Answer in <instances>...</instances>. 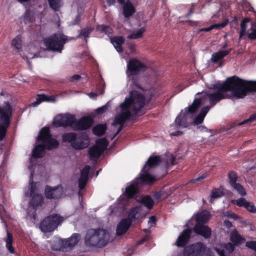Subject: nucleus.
Listing matches in <instances>:
<instances>
[{
    "label": "nucleus",
    "mask_w": 256,
    "mask_h": 256,
    "mask_svg": "<svg viewBox=\"0 0 256 256\" xmlns=\"http://www.w3.org/2000/svg\"><path fill=\"white\" fill-rule=\"evenodd\" d=\"M146 98L143 94L136 90L130 92L128 98L120 104L122 112L115 117L112 124L114 126L120 124L116 132L114 134L112 139L114 138L122 130L125 121L131 116L132 113L138 114L145 104Z\"/></svg>",
    "instance_id": "nucleus-1"
},
{
    "label": "nucleus",
    "mask_w": 256,
    "mask_h": 256,
    "mask_svg": "<svg viewBox=\"0 0 256 256\" xmlns=\"http://www.w3.org/2000/svg\"><path fill=\"white\" fill-rule=\"evenodd\" d=\"M242 83L241 78L236 76L228 78L222 84L218 83L213 84L210 88L214 92L209 91L204 92V96L210 102L211 106L216 105L222 100L226 98L224 92L230 91L232 94L238 98L244 97L241 96L242 92Z\"/></svg>",
    "instance_id": "nucleus-2"
},
{
    "label": "nucleus",
    "mask_w": 256,
    "mask_h": 256,
    "mask_svg": "<svg viewBox=\"0 0 256 256\" xmlns=\"http://www.w3.org/2000/svg\"><path fill=\"white\" fill-rule=\"evenodd\" d=\"M162 158L160 156H150L148 158L142 170L140 177L126 188L125 194L128 198H133L138 192V181L142 183L152 184L155 180L154 177L148 173L149 169L156 167L160 164Z\"/></svg>",
    "instance_id": "nucleus-3"
},
{
    "label": "nucleus",
    "mask_w": 256,
    "mask_h": 256,
    "mask_svg": "<svg viewBox=\"0 0 256 256\" xmlns=\"http://www.w3.org/2000/svg\"><path fill=\"white\" fill-rule=\"evenodd\" d=\"M38 139L42 142L44 144H38L32 150V156L35 158L43 157L46 153V148L51 150L57 148L59 145V142L56 139L52 138L50 129L47 127L42 128L38 136Z\"/></svg>",
    "instance_id": "nucleus-4"
},
{
    "label": "nucleus",
    "mask_w": 256,
    "mask_h": 256,
    "mask_svg": "<svg viewBox=\"0 0 256 256\" xmlns=\"http://www.w3.org/2000/svg\"><path fill=\"white\" fill-rule=\"evenodd\" d=\"M110 240V234L102 228L90 229L84 236V244L90 248H102L105 246Z\"/></svg>",
    "instance_id": "nucleus-5"
},
{
    "label": "nucleus",
    "mask_w": 256,
    "mask_h": 256,
    "mask_svg": "<svg viewBox=\"0 0 256 256\" xmlns=\"http://www.w3.org/2000/svg\"><path fill=\"white\" fill-rule=\"evenodd\" d=\"M126 74L132 84L140 89L138 75L146 70V66L138 60L133 58L130 59L127 64Z\"/></svg>",
    "instance_id": "nucleus-6"
},
{
    "label": "nucleus",
    "mask_w": 256,
    "mask_h": 256,
    "mask_svg": "<svg viewBox=\"0 0 256 256\" xmlns=\"http://www.w3.org/2000/svg\"><path fill=\"white\" fill-rule=\"evenodd\" d=\"M202 104L200 98H195L190 106L182 110L176 118L174 124L177 128H186L188 126V120L192 118Z\"/></svg>",
    "instance_id": "nucleus-7"
},
{
    "label": "nucleus",
    "mask_w": 256,
    "mask_h": 256,
    "mask_svg": "<svg viewBox=\"0 0 256 256\" xmlns=\"http://www.w3.org/2000/svg\"><path fill=\"white\" fill-rule=\"evenodd\" d=\"M12 113V108L8 102L0 106V141L2 140L6 134Z\"/></svg>",
    "instance_id": "nucleus-8"
},
{
    "label": "nucleus",
    "mask_w": 256,
    "mask_h": 256,
    "mask_svg": "<svg viewBox=\"0 0 256 256\" xmlns=\"http://www.w3.org/2000/svg\"><path fill=\"white\" fill-rule=\"evenodd\" d=\"M66 40V36L62 33H56L44 38L43 42L46 50L61 52Z\"/></svg>",
    "instance_id": "nucleus-9"
},
{
    "label": "nucleus",
    "mask_w": 256,
    "mask_h": 256,
    "mask_svg": "<svg viewBox=\"0 0 256 256\" xmlns=\"http://www.w3.org/2000/svg\"><path fill=\"white\" fill-rule=\"evenodd\" d=\"M63 221V218L54 214L44 218L40 224V228L44 233L53 232Z\"/></svg>",
    "instance_id": "nucleus-10"
},
{
    "label": "nucleus",
    "mask_w": 256,
    "mask_h": 256,
    "mask_svg": "<svg viewBox=\"0 0 256 256\" xmlns=\"http://www.w3.org/2000/svg\"><path fill=\"white\" fill-rule=\"evenodd\" d=\"M108 145L106 138H100L96 140V144L90 148L88 154L90 160L98 158L102 154Z\"/></svg>",
    "instance_id": "nucleus-11"
},
{
    "label": "nucleus",
    "mask_w": 256,
    "mask_h": 256,
    "mask_svg": "<svg viewBox=\"0 0 256 256\" xmlns=\"http://www.w3.org/2000/svg\"><path fill=\"white\" fill-rule=\"evenodd\" d=\"M206 245L197 242L186 246L183 251L184 256H202L206 250Z\"/></svg>",
    "instance_id": "nucleus-12"
},
{
    "label": "nucleus",
    "mask_w": 256,
    "mask_h": 256,
    "mask_svg": "<svg viewBox=\"0 0 256 256\" xmlns=\"http://www.w3.org/2000/svg\"><path fill=\"white\" fill-rule=\"evenodd\" d=\"M93 124V120L90 116H84L79 120L74 118L72 130H84L90 128Z\"/></svg>",
    "instance_id": "nucleus-13"
},
{
    "label": "nucleus",
    "mask_w": 256,
    "mask_h": 256,
    "mask_svg": "<svg viewBox=\"0 0 256 256\" xmlns=\"http://www.w3.org/2000/svg\"><path fill=\"white\" fill-rule=\"evenodd\" d=\"M74 118L75 116L71 114L59 115L56 118L54 124L56 126H69L72 130Z\"/></svg>",
    "instance_id": "nucleus-14"
},
{
    "label": "nucleus",
    "mask_w": 256,
    "mask_h": 256,
    "mask_svg": "<svg viewBox=\"0 0 256 256\" xmlns=\"http://www.w3.org/2000/svg\"><path fill=\"white\" fill-rule=\"evenodd\" d=\"M90 144L88 135L86 132L77 134L75 141L72 144V147L76 150H82L86 148Z\"/></svg>",
    "instance_id": "nucleus-15"
},
{
    "label": "nucleus",
    "mask_w": 256,
    "mask_h": 256,
    "mask_svg": "<svg viewBox=\"0 0 256 256\" xmlns=\"http://www.w3.org/2000/svg\"><path fill=\"white\" fill-rule=\"evenodd\" d=\"M228 176L231 186L240 194L245 196L246 192L244 188L240 184L236 182L238 178L237 174L235 172L230 171L228 172Z\"/></svg>",
    "instance_id": "nucleus-16"
},
{
    "label": "nucleus",
    "mask_w": 256,
    "mask_h": 256,
    "mask_svg": "<svg viewBox=\"0 0 256 256\" xmlns=\"http://www.w3.org/2000/svg\"><path fill=\"white\" fill-rule=\"evenodd\" d=\"M45 196L48 199H58L60 198L63 193L62 188L61 186L52 188L46 186L45 188Z\"/></svg>",
    "instance_id": "nucleus-17"
},
{
    "label": "nucleus",
    "mask_w": 256,
    "mask_h": 256,
    "mask_svg": "<svg viewBox=\"0 0 256 256\" xmlns=\"http://www.w3.org/2000/svg\"><path fill=\"white\" fill-rule=\"evenodd\" d=\"M118 1L120 4L123 5L122 13L125 18H128L135 13L136 9L130 0H127L126 2L125 0Z\"/></svg>",
    "instance_id": "nucleus-18"
},
{
    "label": "nucleus",
    "mask_w": 256,
    "mask_h": 256,
    "mask_svg": "<svg viewBox=\"0 0 256 256\" xmlns=\"http://www.w3.org/2000/svg\"><path fill=\"white\" fill-rule=\"evenodd\" d=\"M194 232L198 235H200L204 238H208L211 236L212 230L208 226L196 224L193 228Z\"/></svg>",
    "instance_id": "nucleus-19"
},
{
    "label": "nucleus",
    "mask_w": 256,
    "mask_h": 256,
    "mask_svg": "<svg viewBox=\"0 0 256 256\" xmlns=\"http://www.w3.org/2000/svg\"><path fill=\"white\" fill-rule=\"evenodd\" d=\"M191 234L192 230L190 228L184 230L177 238L176 246L178 247L185 246L190 240Z\"/></svg>",
    "instance_id": "nucleus-20"
},
{
    "label": "nucleus",
    "mask_w": 256,
    "mask_h": 256,
    "mask_svg": "<svg viewBox=\"0 0 256 256\" xmlns=\"http://www.w3.org/2000/svg\"><path fill=\"white\" fill-rule=\"evenodd\" d=\"M242 92L240 97H244L248 93L256 92V81H246L241 79Z\"/></svg>",
    "instance_id": "nucleus-21"
},
{
    "label": "nucleus",
    "mask_w": 256,
    "mask_h": 256,
    "mask_svg": "<svg viewBox=\"0 0 256 256\" xmlns=\"http://www.w3.org/2000/svg\"><path fill=\"white\" fill-rule=\"evenodd\" d=\"M90 166H86L80 171V176L78 180V188L80 190L84 189L87 184Z\"/></svg>",
    "instance_id": "nucleus-22"
},
{
    "label": "nucleus",
    "mask_w": 256,
    "mask_h": 256,
    "mask_svg": "<svg viewBox=\"0 0 256 256\" xmlns=\"http://www.w3.org/2000/svg\"><path fill=\"white\" fill-rule=\"evenodd\" d=\"M43 204L44 198L42 195L40 194H35L32 196L30 204L34 210H36L42 206Z\"/></svg>",
    "instance_id": "nucleus-23"
},
{
    "label": "nucleus",
    "mask_w": 256,
    "mask_h": 256,
    "mask_svg": "<svg viewBox=\"0 0 256 256\" xmlns=\"http://www.w3.org/2000/svg\"><path fill=\"white\" fill-rule=\"evenodd\" d=\"M132 222L128 219H122L118 224L116 234L118 236L124 234L128 229Z\"/></svg>",
    "instance_id": "nucleus-24"
},
{
    "label": "nucleus",
    "mask_w": 256,
    "mask_h": 256,
    "mask_svg": "<svg viewBox=\"0 0 256 256\" xmlns=\"http://www.w3.org/2000/svg\"><path fill=\"white\" fill-rule=\"evenodd\" d=\"M210 216V214L208 211L202 210L196 214V224H204L209 220Z\"/></svg>",
    "instance_id": "nucleus-25"
},
{
    "label": "nucleus",
    "mask_w": 256,
    "mask_h": 256,
    "mask_svg": "<svg viewBox=\"0 0 256 256\" xmlns=\"http://www.w3.org/2000/svg\"><path fill=\"white\" fill-rule=\"evenodd\" d=\"M110 42L116 50L121 52L123 51L122 45L124 42V39L122 36H114L110 39Z\"/></svg>",
    "instance_id": "nucleus-26"
},
{
    "label": "nucleus",
    "mask_w": 256,
    "mask_h": 256,
    "mask_svg": "<svg viewBox=\"0 0 256 256\" xmlns=\"http://www.w3.org/2000/svg\"><path fill=\"white\" fill-rule=\"evenodd\" d=\"M55 99L50 97L48 96L45 94H38L37 96L36 100V102H32L30 106L33 107H36L40 104L42 102H54Z\"/></svg>",
    "instance_id": "nucleus-27"
},
{
    "label": "nucleus",
    "mask_w": 256,
    "mask_h": 256,
    "mask_svg": "<svg viewBox=\"0 0 256 256\" xmlns=\"http://www.w3.org/2000/svg\"><path fill=\"white\" fill-rule=\"evenodd\" d=\"M80 240V235L78 234H74L66 240L65 246L67 248H72L78 244Z\"/></svg>",
    "instance_id": "nucleus-28"
},
{
    "label": "nucleus",
    "mask_w": 256,
    "mask_h": 256,
    "mask_svg": "<svg viewBox=\"0 0 256 256\" xmlns=\"http://www.w3.org/2000/svg\"><path fill=\"white\" fill-rule=\"evenodd\" d=\"M230 52V50H224L214 53L212 56L211 60L213 62L216 63L227 56Z\"/></svg>",
    "instance_id": "nucleus-29"
},
{
    "label": "nucleus",
    "mask_w": 256,
    "mask_h": 256,
    "mask_svg": "<svg viewBox=\"0 0 256 256\" xmlns=\"http://www.w3.org/2000/svg\"><path fill=\"white\" fill-rule=\"evenodd\" d=\"M230 240L236 245L242 243L245 239L242 238L236 230H233L230 234Z\"/></svg>",
    "instance_id": "nucleus-30"
},
{
    "label": "nucleus",
    "mask_w": 256,
    "mask_h": 256,
    "mask_svg": "<svg viewBox=\"0 0 256 256\" xmlns=\"http://www.w3.org/2000/svg\"><path fill=\"white\" fill-rule=\"evenodd\" d=\"M251 20L250 18H244L240 23V32L239 40L242 38V36L246 34L247 24Z\"/></svg>",
    "instance_id": "nucleus-31"
},
{
    "label": "nucleus",
    "mask_w": 256,
    "mask_h": 256,
    "mask_svg": "<svg viewBox=\"0 0 256 256\" xmlns=\"http://www.w3.org/2000/svg\"><path fill=\"white\" fill-rule=\"evenodd\" d=\"M106 129V124H100L94 126L92 128L93 133L98 136H101L104 134Z\"/></svg>",
    "instance_id": "nucleus-32"
},
{
    "label": "nucleus",
    "mask_w": 256,
    "mask_h": 256,
    "mask_svg": "<svg viewBox=\"0 0 256 256\" xmlns=\"http://www.w3.org/2000/svg\"><path fill=\"white\" fill-rule=\"evenodd\" d=\"M77 134L74 132H68L62 135V139L64 142H68L72 146V144L75 141Z\"/></svg>",
    "instance_id": "nucleus-33"
},
{
    "label": "nucleus",
    "mask_w": 256,
    "mask_h": 256,
    "mask_svg": "<svg viewBox=\"0 0 256 256\" xmlns=\"http://www.w3.org/2000/svg\"><path fill=\"white\" fill-rule=\"evenodd\" d=\"M146 32V28L144 27H142L138 29L136 32H134L130 34L127 36L128 39H138L141 38L143 36L144 33Z\"/></svg>",
    "instance_id": "nucleus-34"
},
{
    "label": "nucleus",
    "mask_w": 256,
    "mask_h": 256,
    "mask_svg": "<svg viewBox=\"0 0 256 256\" xmlns=\"http://www.w3.org/2000/svg\"><path fill=\"white\" fill-rule=\"evenodd\" d=\"M6 248L10 254H14L15 250L14 248L12 246V236L8 232H7V238L6 240Z\"/></svg>",
    "instance_id": "nucleus-35"
},
{
    "label": "nucleus",
    "mask_w": 256,
    "mask_h": 256,
    "mask_svg": "<svg viewBox=\"0 0 256 256\" xmlns=\"http://www.w3.org/2000/svg\"><path fill=\"white\" fill-rule=\"evenodd\" d=\"M50 7L55 12L59 10L62 6V0H48Z\"/></svg>",
    "instance_id": "nucleus-36"
},
{
    "label": "nucleus",
    "mask_w": 256,
    "mask_h": 256,
    "mask_svg": "<svg viewBox=\"0 0 256 256\" xmlns=\"http://www.w3.org/2000/svg\"><path fill=\"white\" fill-rule=\"evenodd\" d=\"M142 203L148 209H151L154 204V202L149 196H146L142 198Z\"/></svg>",
    "instance_id": "nucleus-37"
},
{
    "label": "nucleus",
    "mask_w": 256,
    "mask_h": 256,
    "mask_svg": "<svg viewBox=\"0 0 256 256\" xmlns=\"http://www.w3.org/2000/svg\"><path fill=\"white\" fill-rule=\"evenodd\" d=\"M96 30L104 33L105 34L110 36L112 32V30L108 26L100 25L97 26Z\"/></svg>",
    "instance_id": "nucleus-38"
},
{
    "label": "nucleus",
    "mask_w": 256,
    "mask_h": 256,
    "mask_svg": "<svg viewBox=\"0 0 256 256\" xmlns=\"http://www.w3.org/2000/svg\"><path fill=\"white\" fill-rule=\"evenodd\" d=\"M138 210L139 208H134L131 210L128 214V220H130L131 222L136 219L139 218L140 214L138 213Z\"/></svg>",
    "instance_id": "nucleus-39"
},
{
    "label": "nucleus",
    "mask_w": 256,
    "mask_h": 256,
    "mask_svg": "<svg viewBox=\"0 0 256 256\" xmlns=\"http://www.w3.org/2000/svg\"><path fill=\"white\" fill-rule=\"evenodd\" d=\"M250 32L248 34V37L250 40H256V23L252 22L250 28Z\"/></svg>",
    "instance_id": "nucleus-40"
},
{
    "label": "nucleus",
    "mask_w": 256,
    "mask_h": 256,
    "mask_svg": "<svg viewBox=\"0 0 256 256\" xmlns=\"http://www.w3.org/2000/svg\"><path fill=\"white\" fill-rule=\"evenodd\" d=\"M92 30V29L91 28H86L82 29L81 30L80 33L78 37L80 38L84 37L85 38L86 42H87V39L88 38Z\"/></svg>",
    "instance_id": "nucleus-41"
},
{
    "label": "nucleus",
    "mask_w": 256,
    "mask_h": 256,
    "mask_svg": "<svg viewBox=\"0 0 256 256\" xmlns=\"http://www.w3.org/2000/svg\"><path fill=\"white\" fill-rule=\"evenodd\" d=\"M12 44L16 50H22V40L19 36L14 38L12 41Z\"/></svg>",
    "instance_id": "nucleus-42"
},
{
    "label": "nucleus",
    "mask_w": 256,
    "mask_h": 256,
    "mask_svg": "<svg viewBox=\"0 0 256 256\" xmlns=\"http://www.w3.org/2000/svg\"><path fill=\"white\" fill-rule=\"evenodd\" d=\"M224 195V193L222 191L220 190H214L211 193V200L210 202H212V199L217 198L222 196Z\"/></svg>",
    "instance_id": "nucleus-43"
},
{
    "label": "nucleus",
    "mask_w": 256,
    "mask_h": 256,
    "mask_svg": "<svg viewBox=\"0 0 256 256\" xmlns=\"http://www.w3.org/2000/svg\"><path fill=\"white\" fill-rule=\"evenodd\" d=\"M32 179H33V173L32 172L31 174H30V194L31 196L34 193V192L36 190V186L35 184H34L32 182Z\"/></svg>",
    "instance_id": "nucleus-44"
},
{
    "label": "nucleus",
    "mask_w": 256,
    "mask_h": 256,
    "mask_svg": "<svg viewBox=\"0 0 256 256\" xmlns=\"http://www.w3.org/2000/svg\"><path fill=\"white\" fill-rule=\"evenodd\" d=\"M235 204L239 206H244L246 208V204H248V202L244 198H240L236 200Z\"/></svg>",
    "instance_id": "nucleus-45"
},
{
    "label": "nucleus",
    "mask_w": 256,
    "mask_h": 256,
    "mask_svg": "<svg viewBox=\"0 0 256 256\" xmlns=\"http://www.w3.org/2000/svg\"><path fill=\"white\" fill-rule=\"evenodd\" d=\"M256 120V113L252 114L248 119L244 120L241 122H238V124H236V125L240 126L242 124H246L248 122H251L254 120Z\"/></svg>",
    "instance_id": "nucleus-46"
},
{
    "label": "nucleus",
    "mask_w": 256,
    "mask_h": 256,
    "mask_svg": "<svg viewBox=\"0 0 256 256\" xmlns=\"http://www.w3.org/2000/svg\"><path fill=\"white\" fill-rule=\"evenodd\" d=\"M204 118H203L202 116L200 114H198L194 119L193 122V124L194 125H198L202 124L204 120Z\"/></svg>",
    "instance_id": "nucleus-47"
},
{
    "label": "nucleus",
    "mask_w": 256,
    "mask_h": 256,
    "mask_svg": "<svg viewBox=\"0 0 256 256\" xmlns=\"http://www.w3.org/2000/svg\"><path fill=\"white\" fill-rule=\"evenodd\" d=\"M210 107L209 106H205L203 107L201 110L200 112L199 113V114L202 116L203 118H205L206 114L210 110Z\"/></svg>",
    "instance_id": "nucleus-48"
},
{
    "label": "nucleus",
    "mask_w": 256,
    "mask_h": 256,
    "mask_svg": "<svg viewBox=\"0 0 256 256\" xmlns=\"http://www.w3.org/2000/svg\"><path fill=\"white\" fill-rule=\"evenodd\" d=\"M246 246L256 252V241H250L246 242Z\"/></svg>",
    "instance_id": "nucleus-49"
},
{
    "label": "nucleus",
    "mask_w": 256,
    "mask_h": 256,
    "mask_svg": "<svg viewBox=\"0 0 256 256\" xmlns=\"http://www.w3.org/2000/svg\"><path fill=\"white\" fill-rule=\"evenodd\" d=\"M246 208L248 210L251 212H256V207L254 205L252 204L250 202H248V204H246Z\"/></svg>",
    "instance_id": "nucleus-50"
},
{
    "label": "nucleus",
    "mask_w": 256,
    "mask_h": 256,
    "mask_svg": "<svg viewBox=\"0 0 256 256\" xmlns=\"http://www.w3.org/2000/svg\"><path fill=\"white\" fill-rule=\"evenodd\" d=\"M226 24H227V22H224L222 23L214 24L212 25V30L214 28L221 29V28H224Z\"/></svg>",
    "instance_id": "nucleus-51"
},
{
    "label": "nucleus",
    "mask_w": 256,
    "mask_h": 256,
    "mask_svg": "<svg viewBox=\"0 0 256 256\" xmlns=\"http://www.w3.org/2000/svg\"><path fill=\"white\" fill-rule=\"evenodd\" d=\"M156 222V217L154 216H150L149 218V220H148V225L150 228H151L155 224Z\"/></svg>",
    "instance_id": "nucleus-52"
},
{
    "label": "nucleus",
    "mask_w": 256,
    "mask_h": 256,
    "mask_svg": "<svg viewBox=\"0 0 256 256\" xmlns=\"http://www.w3.org/2000/svg\"><path fill=\"white\" fill-rule=\"evenodd\" d=\"M225 215L229 218H232L234 220H236L238 217V215H236V214H235L234 213L230 211L226 212Z\"/></svg>",
    "instance_id": "nucleus-53"
},
{
    "label": "nucleus",
    "mask_w": 256,
    "mask_h": 256,
    "mask_svg": "<svg viewBox=\"0 0 256 256\" xmlns=\"http://www.w3.org/2000/svg\"><path fill=\"white\" fill-rule=\"evenodd\" d=\"M195 5L194 4H192L191 8L190 9L188 12L184 16L185 18H188L191 16L194 12V8Z\"/></svg>",
    "instance_id": "nucleus-54"
},
{
    "label": "nucleus",
    "mask_w": 256,
    "mask_h": 256,
    "mask_svg": "<svg viewBox=\"0 0 256 256\" xmlns=\"http://www.w3.org/2000/svg\"><path fill=\"white\" fill-rule=\"evenodd\" d=\"M80 78V76L78 74H75L73 76H71L70 78V81L71 82H76L78 81Z\"/></svg>",
    "instance_id": "nucleus-55"
},
{
    "label": "nucleus",
    "mask_w": 256,
    "mask_h": 256,
    "mask_svg": "<svg viewBox=\"0 0 256 256\" xmlns=\"http://www.w3.org/2000/svg\"><path fill=\"white\" fill-rule=\"evenodd\" d=\"M215 250H216V252L218 253V254L220 256H225V250H221L218 249V248H216Z\"/></svg>",
    "instance_id": "nucleus-56"
},
{
    "label": "nucleus",
    "mask_w": 256,
    "mask_h": 256,
    "mask_svg": "<svg viewBox=\"0 0 256 256\" xmlns=\"http://www.w3.org/2000/svg\"><path fill=\"white\" fill-rule=\"evenodd\" d=\"M204 178H205V176H200L198 177L196 179L191 180L190 182V183H194V182H196V181L202 180H204Z\"/></svg>",
    "instance_id": "nucleus-57"
},
{
    "label": "nucleus",
    "mask_w": 256,
    "mask_h": 256,
    "mask_svg": "<svg viewBox=\"0 0 256 256\" xmlns=\"http://www.w3.org/2000/svg\"><path fill=\"white\" fill-rule=\"evenodd\" d=\"M224 224L228 228H230L232 226L231 222L228 220H224Z\"/></svg>",
    "instance_id": "nucleus-58"
},
{
    "label": "nucleus",
    "mask_w": 256,
    "mask_h": 256,
    "mask_svg": "<svg viewBox=\"0 0 256 256\" xmlns=\"http://www.w3.org/2000/svg\"><path fill=\"white\" fill-rule=\"evenodd\" d=\"M106 110V106H103L102 107L99 108L96 110V111L99 114L103 113Z\"/></svg>",
    "instance_id": "nucleus-59"
},
{
    "label": "nucleus",
    "mask_w": 256,
    "mask_h": 256,
    "mask_svg": "<svg viewBox=\"0 0 256 256\" xmlns=\"http://www.w3.org/2000/svg\"><path fill=\"white\" fill-rule=\"evenodd\" d=\"M51 248L54 250H59L60 249V246H59L58 244L56 242V243H55L54 244H52Z\"/></svg>",
    "instance_id": "nucleus-60"
},
{
    "label": "nucleus",
    "mask_w": 256,
    "mask_h": 256,
    "mask_svg": "<svg viewBox=\"0 0 256 256\" xmlns=\"http://www.w3.org/2000/svg\"><path fill=\"white\" fill-rule=\"evenodd\" d=\"M88 94L90 96V98L93 99H95L98 96V94L96 92H90Z\"/></svg>",
    "instance_id": "nucleus-61"
},
{
    "label": "nucleus",
    "mask_w": 256,
    "mask_h": 256,
    "mask_svg": "<svg viewBox=\"0 0 256 256\" xmlns=\"http://www.w3.org/2000/svg\"><path fill=\"white\" fill-rule=\"evenodd\" d=\"M148 240V238L146 236L142 238L140 240L138 243H137V244L138 245H140V244H143L144 242H146V240Z\"/></svg>",
    "instance_id": "nucleus-62"
},
{
    "label": "nucleus",
    "mask_w": 256,
    "mask_h": 256,
    "mask_svg": "<svg viewBox=\"0 0 256 256\" xmlns=\"http://www.w3.org/2000/svg\"><path fill=\"white\" fill-rule=\"evenodd\" d=\"M176 157L172 156L170 160V163L171 166H174L176 164Z\"/></svg>",
    "instance_id": "nucleus-63"
},
{
    "label": "nucleus",
    "mask_w": 256,
    "mask_h": 256,
    "mask_svg": "<svg viewBox=\"0 0 256 256\" xmlns=\"http://www.w3.org/2000/svg\"><path fill=\"white\" fill-rule=\"evenodd\" d=\"M226 248L229 249L230 252H232L234 250V246L231 243H228L226 246Z\"/></svg>",
    "instance_id": "nucleus-64"
}]
</instances>
